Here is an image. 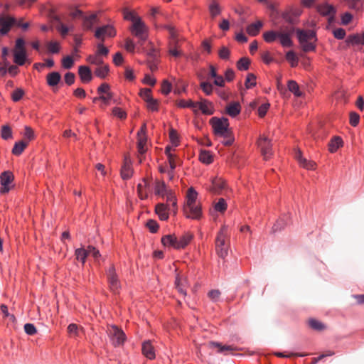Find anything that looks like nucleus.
Returning <instances> with one entry per match:
<instances>
[{
    "label": "nucleus",
    "instance_id": "obj_1",
    "mask_svg": "<svg viewBox=\"0 0 364 364\" xmlns=\"http://www.w3.org/2000/svg\"><path fill=\"white\" fill-rule=\"evenodd\" d=\"M192 238L193 235L188 232L179 237H176L174 235H167L161 238V242L164 246H171L178 250L184 248Z\"/></svg>",
    "mask_w": 364,
    "mask_h": 364
},
{
    "label": "nucleus",
    "instance_id": "obj_2",
    "mask_svg": "<svg viewBox=\"0 0 364 364\" xmlns=\"http://www.w3.org/2000/svg\"><path fill=\"white\" fill-rule=\"evenodd\" d=\"M228 227L223 225L215 238V250L220 257L225 258L228 254Z\"/></svg>",
    "mask_w": 364,
    "mask_h": 364
},
{
    "label": "nucleus",
    "instance_id": "obj_3",
    "mask_svg": "<svg viewBox=\"0 0 364 364\" xmlns=\"http://www.w3.org/2000/svg\"><path fill=\"white\" fill-rule=\"evenodd\" d=\"M131 33L138 39V43L142 46L148 38L149 29L142 20L132 23L130 26Z\"/></svg>",
    "mask_w": 364,
    "mask_h": 364
},
{
    "label": "nucleus",
    "instance_id": "obj_4",
    "mask_svg": "<svg viewBox=\"0 0 364 364\" xmlns=\"http://www.w3.org/2000/svg\"><path fill=\"white\" fill-rule=\"evenodd\" d=\"M296 33L301 46L304 52L311 51L315 49V46L310 42L316 36V33L313 31L297 29Z\"/></svg>",
    "mask_w": 364,
    "mask_h": 364
},
{
    "label": "nucleus",
    "instance_id": "obj_5",
    "mask_svg": "<svg viewBox=\"0 0 364 364\" xmlns=\"http://www.w3.org/2000/svg\"><path fill=\"white\" fill-rule=\"evenodd\" d=\"M214 134L218 136H222L231 132L229 128V122L227 118L213 117L210 119Z\"/></svg>",
    "mask_w": 364,
    "mask_h": 364
},
{
    "label": "nucleus",
    "instance_id": "obj_6",
    "mask_svg": "<svg viewBox=\"0 0 364 364\" xmlns=\"http://www.w3.org/2000/svg\"><path fill=\"white\" fill-rule=\"evenodd\" d=\"M14 62L18 65H24L26 59L25 41L23 38H17L15 47L13 50Z\"/></svg>",
    "mask_w": 364,
    "mask_h": 364
},
{
    "label": "nucleus",
    "instance_id": "obj_7",
    "mask_svg": "<svg viewBox=\"0 0 364 364\" xmlns=\"http://www.w3.org/2000/svg\"><path fill=\"white\" fill-rule=\"evenodd\" d=\"M106 275L109 289L114 294L119 293V291L121 289V283L113 264H111L107 270Z\"/></svg>",
    "mask_w": 364,
    "mask_h": 364
},
{
    "label": "nucleus",
    "instance_id": "obj_8",
    "mask_svg": "<svg viewBox=\"0 0 364 364\" xmlns=\"http://www.w3.org/2000/svg\"><path fill=\"white\" fill-rule=\"evenodd\" d=\"M107 332L114 346H119L124 343L126 336L122 329L116 326H109Z\"/></svg>",
    "mask_w": 364,
    "mask_h": 364
},
{
    "label": "nucleus",
    "instance_id": "obj_9",
    "mask_svg": "<svg viewBox=\"0 0 364 364\" xmlns=\"http://www.w3.org/2000/svg\"><path fill=\"white\" fill-rule=\"evenodd\" d=\"M116 30L111 25H105L97 28L95 32V37L104 42L105 38H112L116 36Z\"/></svg>",
    "mask_w": 364,
    "mask_h": 364
},
{
    "label": "nucleus",
    "instance_id": "obj_10",
    "mask_svg": "<svg viewBox=\"0 0 364 364\" xmlns=\"http://www.w3.org/2000/svg\"><path fill=\"white\" fill-rule=\"evenodd\" d=\"M166 29L168 31L170 35V42H169V50L168 53L170 55L174 57H179L181 55L180 50H178V42L176 39V33L174 28L171 26H166Z\"/></svg>",
    "mask_w": 364,
    "mask_h": 364
},
{
    "label": "nucleus",
    "instance_id": "obj_11",
    "mask_svg": "<svg viewBox=\"0 0 364 364\" xmlns=\"http://www.w3.org/2000/svg\"><path fill=\"white\" fill-rule=\"evenodd\" d=\"M258 146L265 160H267L272 155V144L270 140L264 136H261L258 140Z\"/></svg>",
    "mask_w": 364,
    "mask_h": 364
},
{
    "label": "nucleus",
    "instance_id": "obj_12",
    "mask_svg": "<svg viewBox=\"0 0 364 364\" xmlns=\"http://www.w3.org/2000/svg\"><path fill=\"white\" fill-rule=\"evenodd\" d=\"M16 18L5 14H1L0 16V33L1 35L6 34L11 28L16 24Z\"/></svg>",
    "mask_w": 364,
    "mask_h": 364
},
{
    "label": "nucleus",
    "instance_id": "obj_13",
    "mask_svg": "<svg viewBox=\"0 0 364 364\" xmlns=\"http://www.w3.org/2000/svg\"><path fill=\"white\" fill-rule=\"evenodd\" d=\"M184 213L187 218L198 220L202 215L201 208L199 203H193L186 205L184 207Z\"/></svg>",
    "mask_w": 364,
    "mask_h": 364
},
{
    "label": "nucleus",
    "instance_id": "obj_14",
    "mask_svg": "<svg viewBox=\"0 0 364 364\" xmlns=\"http://www.w3.org/2000/svg\"><path fill=\"white\" fill-rule=\"evenodd\" d=\"M14 176L11 171H4L1 173L0 180H1V189L0 193L1 194L7 193L10 190L9 185L14 181Z\"/></svg>",
    "mask_w": 364,
    "mask_h": 364
},
{
    "label": "nucleus",
    "instance_id": "obj_15",
    "mask_svg": "<svg viewBox=\"0 0 364 364\" xmlns=\"http://www.w3.org/2000/svg\"><path fill=\"white\" fill-rule=\"evenodd\" d=\"M294 32L293 28H281L279 31L278 38H279L280 43L284 47H290L292 46V41L291 40V36Z\"/></svg>",
    "mask_w": 364,
    "mask_h": 364
},
{
    "label": "nucleus",
    "instance_id": "obj_16",
    "mask_svg": "<svg viewBox=\"0 0 364 364\" xmlns=\"http://www.w3.org/2000/svg\"><path fill=\"white\" fill-rule=\"evenodd\" d=\"M294 157L299 162L301 166L304 168L314 170L316 168V163L313 161L307 160L306 158H304L302 156V153L301 150L297 149L295 151Z\"/></svg>",
    "mask_w": 364,
    "mask_h": 364
},
{
    "label": "nucleus",
    "instance_id": "obj_17",
    "mask_svg": "<svg viewBox=\"0 0 364 364\" xmlns=\"http://www.w3.org/2000/svg\"><path fill=\"white\" fill-rule=\"evenodd\" d=\"M198 107L196 108V112L198 110H200L203 114L207 115H211L214 113V107L210 101L203 99L200 102H196Z\"/></svg>",
    "mask_w": 364,
    "mask_h": 364
},
{
    "label": "nucleus",
    "instance_id": "obj_18",
    "mask_svg": "<svg viewBox=\"0 0 364 364\" xmlns=\"http://www.w3.org/2000/svg\"><path fill=\"white\" fill-rule=\"evenodd\" d=\"M317 11L323 16H329L330 19L332 20L336 12L335 7L328 4L318 5L317 6Z\"/></svg>",
    "mask_w": 364,
    "mask_h": 364
},
{
    "label": "nucleus",
    "instance_id": "obj_19",
    "mask_svg": "<svg viewBox=\"0 0 364 364\" xmlns=\"http://www.w3.org/2000/svg\"><path fill=\"white\" fill-rule=\"evenodd\" d=\"M78 75L82 82H89L92 78L91 70L85 65L78 68Z\"/></svg>",
    "mask_w": 364,
    "mask_h": 364
},
{
    "label": "nucleus",
    "instance_id": "obj_20",
    "mask_svg": "<svg viewBox=\"0 0 364 364\" xmlns=\"http://www.w3.org/2000/svg\"><path fill=\"white\" fill-rule=\"evenodd\" d=\"M142 353L147 358L152 360L155 358V351L150 341H146L142 344Z\"/></svg>",
    "mask_w": 364,
    "mask_h": 364
},
{
    "label": "nucleus",
    "instance_id": "obj_21",
    "mask_svg": "<svg viewBox=\"0 0 364 364\" xmlns=\"http://www.w3.org/2000/svg\"><path fill=\"white\" fill-rule=\"evenodd\" d=\"M98 23L97 14H92L88 16H84L82 26L85 30H92L95 24Z\"/></svg>",
    "mask_w": 364,
    "mask_h": 364
},
{
    "label": "nucleus",
    "instance_id": "obj_22",
    "mask_svg": "<svg viewBox=\"0 0 364 364\" xmlns=\"http://www.w3.org/2000/svg\"><path fill=\"white\" fill-rule=\"evenodd\" d=\"M343 141L340 136H333L328 143V151L331 153L336 152L340 147L343 146Z\"/></svg>",
    "mask_w": 364,
    "mask_h": 364
},
{
    "label": "nucleus",
    "instance_id": "obj_23",
    "mask_svg": "<svg viewBox=\"0 0 364 364\" xmlns=\"http://www.w3.org/2000/svg\"><path fill=\"white\" fill-rule=\"evenodd\" d=\"M225 187V181L218 178H213L212 181V186L209 188V191L212 193H219Z\"/></svg>",
    "mask_w": 364,
    "mask_h": 364
},
{
    "label": "nucleus",
    "instance_id": "obj_24",
    "mask_svg": "<svg viewBox=\"0 0 364 364\" xmlns=\"http://www.w3.org/2000/svg\"><path fill=\"white\" fill-rule=\"evenodd\" d=\"M149 186V181L144 178L141 183H139L137 186V192L141 199H146L148 196L147 191Z\"/></svg>",
    "mask_w": 364,
    "mask_h": 364
},
{
    "label": "nucleus",
    "instance_id": "obj_25",
    "mask_svg": "<svg viewBox=\"0 0 364 364\" xmlns=\"http://www.w3.org/2000/svg\"><path fill=\"white\" fill-rule=\"evenodd\" d=\"M133 170L132 168L130 162L125 159L124 163L121 169V176L122 179L127 180L132 176Z\"/></svg>",
    "mask_w": 364,
    "mask_h": 364
},
{
    "label": "nucleus",
    "instance_id": "obj_26",
    "mask_svg": "<svg viewBox=\"0 0 364 364\" xmlns=\"http://www.w3.org/2000/svg\"><path fill=\"white\" fill-rule=\"evenodd\" d=\"M241 111V107L239 102H233L230 103L226 107L227 113L232 117H236L240 114Z\"/></svg>",
    "mask_w": 364,
    "mask_h": 364
},
{
    "label": "nucleus",
    "instance_id": "obj_27",
    "mask_svg": "<svg viewBox=\"0 0 364 364\" xmlns=\"http://www.w3.org/2000/svg\"><path fill=\"white\" fill-rule=\"evenodd\" d=\"M61 80V75L58 72H52L48 74L46 77L47 83L50 87L56 86Z\"/></svg>",
    "mask_w": 364,
    "mask_h": 364
},
{
    "label": "nucleus",
    "instance_id": "obj_28",
    "mask_svg": "<svg viewBox=\"0 0 364 364\" xmlns=\"http://www.w3.org/2000/svg\"><path fill=\"white\" fill-rule=\"evenodd\" d=\"M169 191L167 190L165 183L162 181H156L155 183L154 193L156 195L165 196Z\"/></svg>",
    "mask_w": 364,
    "mask_h": 364
},
{
    "label": "nucleus",
    "instance_id": "obj_29",
    "mask_svg": "<svg viewBox=\"0 0 364 364\" xmlns=\"http://www.w3.org/2000/svg\"><path fill=\"white\" fill-rule=\"evenodd\" d=\"M156 214L159 215L160 220H166L168 218L167 212V206L164 203H159L156 205L155 208Z\"/></svg>",
    "mask_w": 364,
    "mask_h": 364
},
{
    "label": "nucleus",
    "instance_id": "obj_30",
    "mask_svg": "<svg viewBox=\"0 0 364 364\" xmlns=\"http://www.w3.org/2000/svg\"><path fill=\"white\" fill-rule=\"evenodd\" d=\"M309 326L313 330L322 331L326 329V326L318 320L309 318L307 321Z\"/></svg>",
    "mask_w": 364,
    "mask_h": 364
},
{
    "label": "nucleus",
    "instance_id": "obj_31",
    "mask_svg": "<svg viewBox=\"0 0 364 364\" xmlns=\"http://www.w3.org/2000/svg\"><path fill=\"white\" fill-rule=\"evenodd\" d=\"M28 144V142L26 141L25 140H21L18 142H16L12 149V154L16 156L21 155L23 150L27 147Z\"/></svg>",
    "mask_w": 364,
    "mask_h": 364
},
{
    "label": "nucleus",
    "instance_id": "obj_32",
    "mask_svg": "<svg viewBox=\"0 0 364 364\" xmlns=\"http://www.w3.org/2000/svg\"><path fill=\"white\" fill-rule=\"evenodd\" d=\"M146 135L137 136V148L139 154H144L146 151Z\"/></svg>",
    "mask_w": 364,
    "mask_h": 364
},
{
    "label": "nucleus",
    "instance_id": "obj_33",
    "mask_svg": "<svg viewBox=\"0 0 364 364\" xmlns=\"http://www.w3.org/2000/svg\"><path fill=\"white\" fill-rule=\"evenodd\" d=\"M209 346L218 348L219 353H225V354H227V352H232L236 350V348L232 346H222L221 343L218 342H210Z\"/></svg>",
    "mask_w": 364,
    "mask_h": 364
},
{
    "label": "nucleus",
    "instance_id": "obj_34",
    "mask_svg": "<svg viewBox=\"0 0 364 364\" xmlns=\"http://www.w3.org/2000/svg\"><path fill=\"white\" fill-rule=\"evenodd\" d=\"M109 71V65L103 63L102 65L96 68L95 70V75L102 79H104L108 75Z\"/></svg>",
    "mask_w": 364,
    "mask_h": 364
},
{
    "label": "nucleus",
    "instance_id": "obj_35",
    "mask_svg": "<svg viewBox=\"0 0 364 364\" xmlns=\"http://www.w3.org/2000/svg\"><path fill=\"white\" fill-rule=\"evenodd\" d=\"M262 27V23L259 21H258L256 23H252L249 25L247 28V32L249 35L252 36H257L261 28Z\"/></svg>",
    "mask_w": 364,
    "mask_h": 364
},
{
    "label": "nucleus",
    "instance_id": "obj_36",
    "mask_svg": "<svg viewBox=\"0 0 364 364\" xmlns=\"http://www.w3.org/2000/svg\"><path fill=\"white\" fill-rule=\"evenodd\" d=\"M176 105L178 107L181 108H191L193 109L194 112L196 113V108L198 107V104L195 102H193L192 100H181L176 102Z\"/></svg>",
    "mask_w": 364,
    "mask_h": 364
},
{
    "label": "nucleus",
    "instance_id": "obj_37",
    "mask_svg": "<svg viewBox=\"0 0 364 364\" xmlns=\"http://www.w3.org/2000/svg\"><path fill=\"white\" fill-rule=\"evenodd\" d=\"M124 18L127 21H130L132 23L138 21V20H141V18L136 15V14L133 11H129L127 9H124L123 11Z\"/></svg>",
    "mask_w": 364,
    "mask_h": 364
},
{
    "label": "nucleus",
    "instance_id": "obj_38",
    "mask_svg": "<svg viewBox=\"0 0 364 364\" xmlns=\"http://www.w3.org/2000/svg\"><path fill=\"white\" fill-rule=\"evenodd\" d=\"M197 196H198V193L196 191V190L193 187L189 188L187 191L186 205L197 203V202H196Z\"/></svg>",
    "mask_w": 364,
    "mask_h": 364
},
{
    "label": "nucleus",
    "instance_id": "obj_39",
    "mask_svg": "<svg viewBox=\"0 0 364 364\" xmlns=\"http://www.w3.org/2000/svg\"><path fill=\"white\" fill-rule=\"evenodd\" d=\"M75 255L77 260H80L82 264H85L87 257L89 255L88 249L78 248L75 250Z\"/></svg>",
    "mask_w": 364,
    "mask_h": 364
},
{
    "label": "nucleus",
    "instance_id": "obj_40",
    "mask_svg": "<svg viewBox=\"0 0 364 364\" xmlns=\"http://www.w3.org/2000/svg\"><path fill=\"white\" fill-rule=\"evenodd\" d=\"M287 86L289 90L294 93L296 97H301L302 95V92L299 90V85L296 81L289 80Z\"/></svg>",
    "mask_w": 364,
    "mask_h": 364
},
{
    "label": "nucleus",
    "instance_id": "obj_41",
    "mask_svg": "<svg viewBox=\"0 0 364 364\" xmlns=\"http://www.w3.org/2000/svg\"><path fill=\"white\" fill-rule=\"evenodd\" d=\"M46 46L48 52L52 54L58 53L60 49V43L57 41H48L46 43Z\"/></svg>",
    "mask_w": 364,
    "mask_h": 364
},
{
    "label": "nucleus",
    "instance_id": "obj_42",
    "mask_svg": "<svg viewBox=\"0 0 364 364\" xmlns=\"http://www.w3.org/2000/svg\"><path fill=\"white\" fill-rule=\"evenodd\" d=\"M347 42L351 44H364V33L361 35H351L348 37Z\"/></svg>",
    "mask_w": 364,
    "mask_h": 364
},
{
    "label": "nucleus",
    "instance_id": "obj_43",
    "mask_svg": "<svg viewBox=\"0 0 364 364\" xmlns=\"http://www.w3.org/2000/svg\"><path fill=\"white\" fill-rule=\"evenodd\" d=\"M200 161L206 164H209L213 161V156L209 151L203 150L199 155Z\"/></svg>",
    "mask_w": 364,
    "mask_h": 364
},
{
    "label": "nucleus",
    "instance_id": "obj_44",
    "mask_svg": "<svg viewBox=\"0 0 364 364\" xmlns=\"http://www.w3.org/2000/svg\"><path fill=\"white\" fill-rule=\"evenodd\" d=\"M1 136L4 140H8L12 138V129L9 124H4L1 127Z\"/></svg>",
    "mask_w": 364,
    "mask_h": 364
},
{
    "label": "nucleus",
    "instance_id": "obj_45",
    "mask_svg": "<svg viewBox=\"0 0 364 364\" xmlns=\"http://www.w3.org/2000/svg\"><path fill=\"white\" fill-rule=\"evenodd\" d=\"M279 36V31H269L263 33V38L264 40L267 43H272L274 42L277 38H278Z\"/></svg>",
    "mask_w": 364,
    "mask_h": 364
},
{
    "label": "nucleus",
    "instance_id": "obj_46",
    "mask_svg": "<svg viewBox=\"0 0 364 364\" xmlns=\"http://www.w3.org/2000/svg\"><path fill=\"white\" fill-rule=\"evenodd\" d=\"M250 60L247 58H242L237 63V68L240 70H247L249 68Z\"/></svg>",
    "mask_w": 364,
    "mask_h": 364
},
{
    "label": "nucleus",
    "instance_id": "obj_47",
    "mask_svg": "<svg viewBox=\"0 0 364 364\" xmlns=\"http://www.w3.org/2000/svg\"><path fill=\"white\" fill-rule=\"evenodd\" d=\"M245 85L247 89L252 88L256 85V76L253 73H249L247 75Z\"/></svg>",
    "mask_w": 364,
    "mask_h": 364
},
{
    "label": "nucleus",
    "instance_id": "obj_48",
    "mask_svg": "<svg viewBox=\"0 0 364 364\" xmlns=\"http://www.w3.org/2000/svg\"><path fill=\"white\" fill-rule=\"evenodd\" d=\"M87 60L90 63L96 65L97 66H100L104 63L102 58L96 54L95 55L88 56V58H87Z\"/></svg>",
    "mask_w": 364,
    "mask_h": 364
},
{
    "label": "nucleus",
    "instance_id": "obj_49",
    "mask_svg": "<svg viewBox=\"0 0 364 364\" xmlns=\"http://www.w3.org/2000/svg\"><path fill=\"white\" fill-rule=\"evenodd\" d=\"M166 202L167 205L170 206L171 205L173 207V211H176V199L175 196L172 194L171 191H168V193L166 195Z\"/></svg>",
    "mask_w": 364,
    "mask_h": 364
},
{
    "label": "nucleus",
    "instance_id": "obj_50",
    "mask_svg": "<svg viewBox=\"0 0 364 364\" xmlns=\"http://www.w3.org/2000/svg\"><path fill=\"white\" fill-rule=\"evenodd\" d=\"M80 330V328L75 323H71L68 326V333L73 337L78 336Z\"/></svg>",
    "mask_w": 364,
    "mask_h": 364
},
{
    "label": "nucleus",
    "instance_id": "obj_51",
    "mask_svg": "<svg viewBox=\"0 0 364 364\" xmlns=\"http://www.w3.org/2000/svg\"><path fill=\"white\" fill-rule=\"evenodd\" d=\"M286 59L291 63V67H295L297 65V58L292 50H289L286 54Z\"/></svg>",
    "mask_w": 364,
    "mask_h": 364
},
{
    "label": "nucleus",
    "instance_id": "obj_52",
    "mask_svg": "<svg viewBox=\"0 0 364 364\" xmlns=\"http://www.w3.org/2000/svg\"><path fill=\"white\" fill-rule=\"evenodd\" d=\"M209 11L210 13V16L214 18L220 13V8L219 5L213 1L210 6H209Z\"/></svg>",
    "mask_w": 364,
    "mask_h": 364
},
{
    "label": "nucleus",
    "instance_id": "obj_53",
    "mask_svg": "<svg viewBox=\"0 0 364 364\" xmlns=\"http://www.w3.org/2000/svg\"><path fill=\"white\" fill-rule=\"evenodd\" d=\"M139 95L145 102L150 101V100L153 98L151 90L149 88L141 89L139 92Z\"/></svg>",
    "mask_w": 364,
    "mask_h": 364
},
{
    "label": "nucleus",
    "instance_id": "obj_54",
    "mask_svg": "<svg viewBox=\"0 0 364 364\" xmlns=\"http://www.w3.org/2000/svg\"><path fill=\"white\" fill-rule=\"evenodd\" d=\"M0 314H2L3 317L9 318L10 321H14L16 320L15 316L13 314H10L8 311V307L2 304L0 306Z\"/></svg>",
    "mask_w": 364,
    "mask_h": 364
},
{
    "label": "nucleus",
    "instance_id": "obj_55",
    "mask_svg": "<svg viewBox=\"0 0 364 364\" xmlns=\"http://www.w3.org/2000/svg\"><path fill=\"white\" fill-rule=\"evenodd\" d=\"M221 137L224 139L223 141V144L225 146L232 145L235 140L232 131L227 133V134L222 136Z\"/></svg>",
    "mask_w": 364,
    "mask_h": 364
},
{
    "label": "nucleus",
    "instance_id": "obj_56",
    "mask_svg": "<svg viewBox=\"0 0 364 364\" xmlns=\"http://www.w3.org/2000/svg\"><path fill=\"white\" fill-rule=\"evenodd\" d=\"M171 84L167 80H164L161 83V92L164 95H167L171 91Z\"/></svg>",
    "mask_w": 364,
    "mask_h": 364
},
{
    "label": "nucleus",
    "instance_id": "obj_57",
    "mask_svg": "<svg viewBox=\"0 0 364 364\" xmlns=\"http://www.w3.org/2000/svg\"><path fill=\"white\" fill-rule=\"evenodd\" d=\"M168 160L169 166L171 168V171H168V175H169L170 178H173V171L176 167V156L175 155L169 156V157H168Z\"/></svg>",
    "mask_w": 364,
    "mask_h": 364
},
{
    "label": "nucleus",
    "instance_id": "obj_58",
    "mask_svg": "<svg viewBox=\"0 0 364 364\" xmlns=\"http://www.w3.org/2000/svg\"><path fill=\"white\" fill-rule=\"evenodd\" d=\"M74 61L72 57L68 55L63 58L62 65L65 69H70L73 66Z\"/></svg>",
    "mask_w": 364,
    "mask_h": 364
},
{
    "label": "nucleus",
    "instance_id": "obj_59",
    "mask_svg": "<svg viewBox=\"0 0 364 364\" xmlns=\"http://www.w3.org/2000/svg\"><path fill=\"white\" fill-rule=\"evenodd\" d=\"M109 53V50L104 46L103 45V42H100L98 45H97V53H96V55H99V56H107Z\"/></svg>",
    "mask_w": 364,
    "mask_h": 364
},
{
    "label": "nucleus",
    "instance_id": "obj_60",
    "mask_svg": "<svg viewBox=\"0 0 364 364\" xmlns=\"http://www.w3.org/2000/svg\"><path fill=\"white\" fill-rule=\"evenodd\" d=\"M227 208V204L223 198H220L215 205V209L219 212H224Z\"/></svg>",
    "mask_w": 364,
    "mask_h": 364
},
{
    "label": "nucleus",
    "instance_id": "obj_61",
    "mask_svg": "<svg viewBox=\"0 0 364 364\" xmlns=\"http://www.w3.org/2000/svg\"><path fill=\"white\" fill-rule=\"evenodd\" d=\"M56 29L63 36H65L68 34V31L70 29H73V27L70 28L67 26L63 24L62 22H60V24L56 25Z\"/></svg>",
    "mask_w": 364,
    "mask_h": 364
},
{
    "label": "nucleus",
    "instance_id": "obj_62",
    "mask_svg": "<svg viewBox=\"0 0 364 364\" xmlns=\"http://www.w3.org/2000/svg\"><path fill=\"white\" fill-rule=\"evenodd\" d=\"M23 95H24V91L21 88H18L13 92L12 100L14 102H18L22 98Z\"/></svg>",
    "mask_w": 364,
    "mask_h": 364
},
{
    "label": "nucleus",
    "instance_id": "obj_63",
    "mask_svg": "<svg viewBox=\"0 0 364 364\" xmlns=\"http://www.w3.org/2000/svg\"><path fill=\"white\" fill-rule=\"evenodd\" d=\"M285 226V223L283 220H278L272 228V232L275 233L278 231L282 230Z\"/></svg>",
    "mask_w": 364,
    "mask_h": 364
},
{
    "label": "nucleus",
    "instance_id": "obj_64",
    "mask_svg": "<svg viewBox=\"0 0 364 364\" xmlns=\"http://www.w3.org/2000/svg\"><path fill=\"white\" fill-rule=\"evenodd\" d=\"M200 87L207 95H210L213 92V85L209 82H201Z\"/></svg>",
    "mask_w": 364,
    "mask_h": 364
}]
</instances>
